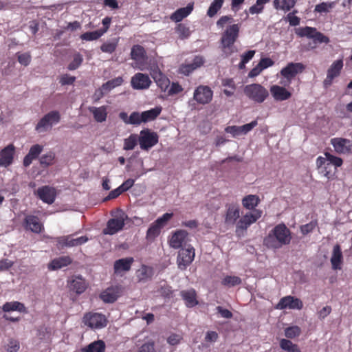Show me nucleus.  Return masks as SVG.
<instances>
[{
  "mask_svg": "<svg viewBox=\"0 0 352 352\" xmlns=\"http://www.w3.org/2000/svg\"><path fill=\"white\" fill-rule=\"evenodd\" d=\"M23 226L25 230H30L36 234L41 233L44 230L43 225L39 218L31 214L25 216L23 222Z\"/></svg>",
  "mask_w": 352,
  "mask_h": 352,
  "instance_id": "a211bd4d",
  "label": "nucleus"
},
{
  "mask_svg": "<svg viewBox=\"0 0 352 352\" xmlns=\"http://www.w3.org/2000/svg\"><path fill=\"white\" fill-rule=\"evenodd\" d=\"M56 155L53 151H49L41 156L39 163L43 167H48L54 164Z\"/></svg>",
  "mask_w": 352,
  "mask_h": 352,
  "instance_id": "37998d69",
  "label": "nucleus"
},
{
  "mask_svg": "<svg viewBox=\"0 0 352 352\" xmlns=\"http://www.w3.org/2000/svg\"><path fill=\"white\" fill-rule=\"evenodd\" d=\"M343 65L342 59L336 60L327 69L326 78L323 81L324 88L330 87L333 80L340 75Z\"/></svg>",
  "mask_w": 352,
  "mask_h": 352,
  "instance_id": "f8f14e48",
  "label": "nucleus"
},
{
  "mask_svg": "<svg viewBox=\"0 0 352 352\" xmlns=\"http://www.w3.org/2000/svg\"><path fill=\"white\" fill-rule=\"evenodd\" d=\"M193 3H188L186 7L181 8L175 11L170 16V19L176 23L180 22L187 17L193 10Z\"/></svg>",
  "mask_w": 352,
  "mask_h": 352,
  "instance_id": "c756f323",
  "label": "nucleus"
},
{
  "mask_svg": "<svg viewBox=\"0 0 352 352\" xmlns=\"http://www.w3.org/2000/svg\"><path fill=\"white\" fill-rule=\"evenodd\" d=\"M270 0H256V4L249 8V12L251 14L261 13L264 9V5L270 2Z\"/></svg>",
  "mask_w": 352,
  "mask_h": 352,
  "instance_id": "3c124183",
  "label": "nucleus"
},
{
  "mask_svg": "<svg viewBox=\"0 0 352 352\" xmlns=\"http://www.w3.org/2000/svg\"><path fill=\"white\" fill-rule=\"evenodd\" d=\"M123 78L120 76L115 78L112 80H108L107 82L102 85V89L109 91L113 88L121 85L123 82Z\"/></svg>",
  "mask_w": 352,
  "mask_h": 352,
  "instance_id": "49530a36",
  "label": "nucleus"
},
{
  "mask_svg": "<svg viewBox=\"0 0 352 352\" xmlns=\"http://www.w3.org/2000/svg\"><path fill=\"white\" fill-rule=\"evenodd\" d=\"M258 122L256 120H255L248 124H245L243 126H239L241 135L247 134L248 132L252 131L255 126H256Z\"/></svg>",
  "mask_w": 352,
  "mask_h": 352,
  "instance_id": "e2e57ef3",
  "label": "nucleus"
},
{
  "mask_svg": "<svg viewBox=\"0 0 352 352\" xmlns=\"http://www.w3.org/2000/svg\"><path fill=\"white\" fill-rule=\"evenodd\" d=\"M270 92L276 101L286 100L292 96L291 92L287 91L285 87L276 85H272L270 87Z\"/></svg>",
  "mask_w": 352,
  "mask_h": 352,
  "instance_id": "7c9ffc66",
  "label": "nucleus"
},
{
  "mask_svg": "<svg viewBox=\"0 0 352 352\" xmlns=\"http://www.w3.org/2000/svg\"><path fill=\"white\" fill-rule=\"evenodd\" d=\"M17 59L19 63L28 66L31 61V56L29 53L19 54L17 55Z\"/></svg>",
  "mask_w": 352,
  "mask_h": 352,
  "instance_id": "69168bd1",
  "label": "nucleus"
},
{
  "mask_svg": "<svg viewBox=\"0 0 352 352\" xmlns=\"http://www.w3.org/2000/svg\"><path fill=\"white\" fill-rule=\"evenodd\" d=\"M151 76L162 90L165 91L170 85L169 79L158 68L152 71Z\"/></svg>",
  "mask_w": 352,
  "mask_h": 352,
  "instance_id": "473e14b6",
  "label": "nucleus"
},
{
  "mask_svg": "<svg viewBox=\"0 0 352 352\" xmlns=\"http://www.w3.org/2000/svg\"><path fill=\"white\" fill-rule=\"evenodd\" d=\"M142 113H140L138 111H134L131 113L129 118V124L139 125L142 122Z\"/></svg>",
  "mask_w": 352,
  "mask_h": 352,
  "instance_id": "052dcab7",
  "label": "nucleus"
},
{
  "mask_svg": "<svg viewBox=\"0 0 352 352\" xmlns=\"http://www.w3.org/2000/svg\"><path fill=\"white\" fill-rule=\"evenodd\" d=\"M117 46H118L117 42L104 43L100 46V50L102 52L112 54L116 50Z\"/></svg>",
  "mask_w": 352,
  "mask_h": 352,
  "instance_id": "bf43d9fd",
  "label": "nucleus"
},
{
  "mask_svg": "<svg viewBox=\"0 0 352 352\" xmlns=\"http://www.w3.org/2000/svg\"><path fill=\"white\" fill-rule=\"evenodd\" d=\"M279 345L280 349L286 352H301L298 346L288 339H281Z\"/></svg>",
  "mask_w": 352,
  "mask_h": 352,
  "instance_id": "79ce46f5",
  "label": "nucleus"
},
{
  "mask_svg": "<svg viewBox=\"0 0 352 352\" xmlns=\"http://www.w3.org/2000/svg\"><path fill=\"white\" fill-rule=\"evenodd\" d=\"M225 0H213L207 10V15L212 18L222 8Z\"/></svg>",
  "mask_w": 352,
  "mask_h": 352,
  "instance_id": "c03bdc74",
  "label": "nucleus"
},
{
  "mask_svg": "<svg viewBox=\"0 0 352 352\" xmlns=\"http://www.w3.org/2000/svg\"><path fill=\"white\" fill-rule=\"evenodd\" d=\"M343 263V255L341 247L339 244L333 246L331 257V263L332 269L334 270H341Z\"/></svg>",
  "mask_w": 352,
  "mask_h": 352,
  "instance_id": "bb28decb",
  "label": "nucleus"
},
{
  "mask_svg": "<svg viewBox=\"0 0 352 352\" xmlns=\"http://www.w3.org/2000/svg\"><path fill=\"white\" fill-rule=\"evenodd\" d=\"M15 147L12 144L6 146L0 151V166L8 167L12 164Z\"/></svg>",
  "mask_w": 352,
  "mask_h": 352,
  "instance_id": "5701e85b",
  "label": "nucleus"
},
{
  "mask_svg": "<svg viewBox=\"0 0 352 352\" xmlns=\"http://www.w3.org/2000/svg\"><path fill=\"white\" fill-rule=\"evenodd\" d=\"M188 232L184 230H178L173 233L168 243L171 248L174 249H179L182 248V244L184 243Z\"/></svg>",
  "mask_w": 352,
  "mask_h": 352,
  "instance_id": "a878e982",
  "label": "nucleus"
},
{
  "mask_svg": "<svg viewBox=\"0 0 352 352\" xmlns=\"http://www.w3.org/2000/svg\"><path fill=\"white\" fill-rule=\"evenodd\" d=\"M88 286V283L81 275L73 276L67 281L69 290L77 295H80L84 293Z\"/></svg>",
  "mask_w": 352,
  "mask_h": 352,
  "instance_id": "4468645a",
  "label": "nucleus"
},
{
  "mask_svg": "<svg viewBox=\"0 0 352 352\" xmlns=\"http://www.w3.org/2000/svg\"><path fill=\"white\" fill-rule=\"evenodd\" d=\"M72 263V258L69 256H62L52 260L48 264V269L50 270H57L69 265Z\"/></svg>",
  "mask_w": 352,
  "mask_h": 352,
  "instance_id": "2f4dec72",
  "label": "nucleus"
},
{
  "mask_svg": "<svg viewBox=\"0 0 352 352\" xmlns=\"http://www.w3.org/2000/svg\"><path fill=\"white\" fill-rule=\"evenodd\" d=\"M151 82L148 75L143 73H136L131 80V87L135 90L147 89L150 87Z\"/></svg>",
  "mask_w": 352,
  "mask_h": 352,
  "instance_id": "f3484780",
  "label": "nucleus"
},
{
  "mask_svg": "<svg viewBox=\"0 0 352 352\" xmlns=\"http://www.w3.org/2000/svg\"><path fill=\"white\" fill-rule=\"evenodd\" d=\"M262 211L254 210L252 212H247L238 221H236L235 234L238 237L243 236L247 229L261 217Z\"/></svg>",
  "mask_w": 352,
  "mask_h": 352,
  "instance_id": "7ed1b4c3",
  "label": "nucleus"
},
{
  "mask_svg": "<svg viewBox=\"0 0 352 352\" xmlns=\"http://www.w3.org/2000/svg\"><path fill=\"white\" fill-rule=\"evenodd\" d=\"M318 226V221L317 220H314L310 221L309 223L302 225L300 227V230L301 233L303 235H307L309 233L313 232V230Z\"/></svg>",
  "mask_w": 352,
  "mask_h": 352,
  "instance_id": "13d9d810",
  "label": "nucleus"
},
{
  "mask_svg": "<svg viewBox=\"0 0 352 352\" xmlns=\"http://www.w3.org/2000/svg\"><path fill=\"white\" fill-rule=\"evenodd\" d=\"M36 194L41 200L48 204H53L56 197V189L49 186L38 188Z\"/></svg>",
  "mask_w": 352,
  "mask_h": 352,
  "instance_id": "aec40b11",
  "label": "nucleus"
},
{
  "mask_svg": "<svg viewBox=\"0 0 352 352\" xmlns=\"http://www.w3.org/2000/svg\"><path fill=\"white\" fill-rule=\"evenodd\" d=\"M305 69V66L301 63H290L285 67L283 68L280 74L287 79L292 78L297 74L301 73Z\"/></svg>",
  "mask_w": 352,
  "mask_h": 352,
  "instance_id": "b1692460",
  "label": "nucleus"
},
{
  "mask_svg": "<svg viewBox=\"0 0 352 352\" xmlns=\"http://www.w3.org/2000/svg\"><path fill=\"white\" fill-rule=\"evenodd\" d=\"M20 348L19 342L15 339H10L8 343L7 351L9 352H17Z\"/></svg>",
  "mask_w": 352,
  "mask_h": 352,
  "instance_id": "338daca9",
  "label": "nucleus"
},
{
  "mask_svg": "<svg viewBox=\"0 0 352 352\" xmlns=\"http://www.w3.org/2000/svg\"><path fill=\"white\" fill-rule=\"evenodd\" d=\"M76 233L58 237L56 239L57 243L62 248H73L82 245L89 241L87 236H81L75 237Z\"/></svg>",
  "mask_w": 352,
  "mask_h": 352,
  "instance_id": "9b49d317",
  "label": "nucleus"
},
{
  "mask_svg": "<svg viewBox=\"0 0 352 352\" xmlns=\"http://www.w3.org/2000/svg\"><path fill=\"white\" fill-rule=\"evenodd\" d=\"M104 342L102 340H98L90 344L85 349V352H104Z\"/></svg>",
  "mask_w": 352,
  "mask_h": 352,
  "instance_id": "09e8293b",
  "label": "nucleus"
},
{
  "mask_svg": "<svg viewBox=\"0 0 352 352\" xmlns=\"http://www.w3.org/2000/svg\"><path fill=\"white\" fill-rule=\"evenodd\" d=\"M130 56L135 61L136 67L142 70L148 58L144 47L138 44L134 45L131 47Z\"/></svg>",
  "mask_w": 352,
  "mask_h": 352,
  "instance_id": "2eb2a0df",
  "label": "nucleus"
},
{
  "mask_svg": "<svg viewBox=\"0 0 352 352\" xmlns=\"http://www.w3.org/2000/svg\"><path fill=\"white\" fill-rule=\"evenodd\" d=\"M133 261L134 259L133 257H127L116 260L113 265L115 273L129 271Z\"/></svg>",
  "mask_w": 352,
  "mask_h": 352,
  "instance_id": "72a5a7b5",
  "label": "nucleus"
},
{
  "mask_svg": "<svg viewBox=\"0 0 352 352\" xmlns=\"http://www.w3.org/2000/svg\"><path fill=\"white\" fill-rule=\"evenodd\" d=\"M175 32L178 34L180 39L188 38L190 35V30L188 26L184 23H179L175 27Z\"/></svg>",
  "mask_w": 352,
  "mask_h": 352,
  "instance_id": "de8ad7c7",
  "label": "nucleus"
},
{
  "mask_svg": "<svg viewBox=\"0 0 352 352\" xmlns=\"http://www.w3.org/2000/svg\"><path fill=\"white\" fill-rule=\"evenodd\" d=\"M180 296L187 307L192 308L199 304L197 292L194 289L182 290L180 292Z\"/></svg>",
  "mask_w": 352,
  "mask_h": 352,
  "instance_id": "cd10ccee",
  "label": "nucleus"
},
{
  "mask_svg": "<svg viewBox=\"0 0 352 352\" xmlns=\"http://www.w3.org/2000/svg\"><path fill=\"white\" fill-rule=\"evenodd\" d=\"M320 173L322 174L327 179H331L334 175V173L331 170V165L328 162L320 170Z\"/></svg>",
  "mask_w": 352,
  "mask_h": 352,
  "instance_id": "0e129e2a",
  "label": "nucleus"
},
{
  "mask_svg": "<svg viewBox=\"0 0 352 352\" xmlns=\"http://www.w3.org/2000/svg\"><path fill=\"white\" fill-rule=\"evenodd\" d=\"M124 225L125 223L123 218L110 219L107 223L106 228L103 229L102 233L109 235L115 234L122 230Z\"/></svg>",
  "mask_w": 352,
  "mask_h": 352,
  "instance_id": "4be33fe9",
  "label": "nucleus"
},
{
  "mask_svg": "<svg viewBox=\"0 0 352 352\" xmlns=\"http://www.w3.org/2000/svg\"><path fill=\"white\" fill-rule=\"evenodd\" d=\"M240 29L239 23L230 25L221 34L219 43L223 58H228L237 51L234 43L239 36Z\"/></svg>",
  "mask_w": 352,
  "mask_h": 352,
  "instance_id": "f03ea898",
  "label": "nucleus"
},
{
  "mask_svg": "<svg viewBox=\"0 0 352 352\" xmlns=\"http://www.w3.org/2000/svg\"><path fill=\"white\" fill-rule=\"evenodd\" d=\"M60 113L58 111H51L45 114L36 124V131L44 132L51 129L54 124H56L60 120Z\"/></svg>",
  "mask_w": 352,
  "mask_h": 352,
  "instance_id": "0eeeda50",
  "label": "nucleus"
},
{
  "mask_svg": "<svg viewBox=\"0 0 352 352\" xmlns=\"http://www.w3.org/2000/svg\"><path fill=\"white\" fill-rule=\"evenodd\" d=\"M302 307L303 304L299 298L292 296H287L280 298L276 306V309L280 310L285 309H301Z\"/></svg>",
  "mask_w": 352,
  "mask_h": 352,
  "instance_id": "dca6fc26",
  "label": "nucleus"
},
{
  "mask_svg": "<svg viewBox=\"0 0 352 352\" xmlns=\"http://www.w3.org/2000/svg\"><path fill=\"white\" fill-rule=\"evenodd\" d=\"M260 201L258 195H249L243 198L242 205L245 209L254 210V208L259 204Z\"/></svg>",
  "mask_w": 352,
  "mask_h": 352,
  "instance_id": "58836bf2",
  "label": "nucleus"
},
{
  "mask_svg": "<svg viewBox=\"0 0 352 352\" xmlns=\"http://www.w3.org/2000/svg\"><path fill=\"white\" fill-rule=\"evenodd\" d=\"M213 97V91L207 85L198 86L193 94V99L199 104H206L211 102Z\"/></svg>",
  "mask_w": 352,
  "mask_h": 352,
  "instance_id": "ddd939ff",
  "label": "nucleus"
},
{
  "mask_svg": "<svg viewBox=\"0 0 352 352\" xmlns=\"http://www.w3.org/2000/svg\"><path fill=\"white\" fill-rule=\"evenodd\" d=\"M107 106H101L99 107H90L89 111L92 113L94 120L98 122H103L107 118Z\"/></svg>",
  "mask_w": 352,
  "mask_h": 352,
  "instance_id": "c9c22d12",
  "label": "nucleus"
},
{
  "mask_svg": "<svg viewBox=\"0 0 352 352\" xmlns=\"http://www.w3.org/2000/svg\"><path fill=\"white\" fill-rule=\"evenodd\" d=\"M331 144L338 154L349 153L351 151L352 142L349 139L334 138L331 140Z\"/></svg>",
  "mask_w": 352,
  "mask_h": 352,
  "instance_id": "6ab92c4d",
  "label": "nucleus"
},
{
  "mask_svg": "<svg viewBox=\"0 0 352 352\" xmlns=\"http://www.w3.org/2000/svg\"><path fill=\"white\" fill-rule=\"evenodd\" d=\"M301 333V329L298 326L294 325L285 328V336L289 339H294L299 336Z\"/></svg>",
  "mask_w": 352,
  "mask_h": 352,
  "instance_id": "603ef678",
  "label": "nucleus"
},
{
  "mask_svg": "<svg viewBox=\"0 0 352 352\" xmlns=\"http://www.w3.org/2000/svg\"><path fill=\"white\" fill-rule=\"evenodd\" d=\"M221 85L223 87H226V89H223V93L226 96L230 97L234 94L236 86L232 78H223Z\"/></svg>",
  "mask_w": 352,
  "mask_h": 352,
  "instance_id": "a19ab883",
  "label": "nucleus"
},
{
  "mask_svg": "<svg viewBox=\"0 0 352 352\" xmlns=\"http://www.w3.org/2000/svg\"><path fill=\"white\" fill-rule=\"evenodd\" d=\"M138 142V136L137 134H131L127 138L124 140V150H133L137 145Z\"/></svg>",
  "mask_w": 352,
  "mask_h": 352,
  "instance_id": "a18cd8bd",
  "label": "nucleus"
},
{
  "mask_svg": "<svg viewBox=\"0 0 352 352\" xmlns=\"http://www.w3.org/2000/svg\"><path fill=\"white\" fill-rule=\"evenodd\" d=\"M240 217V208L236 204L227 206L224 217V223L228 226H234Z\"/></svg>",
  "mask_w": 352,
  "mask_h": 352,
  "instance_id": "412c9836",
  "label": "nucleus"
},
{
  "mask_svg": "<svg viewBox=\"0 0 352 352\" xmlns=\"http://www.w3.org/2000/svg\"><path fill=\"white\" fill-rule=\"evenodd\" d=\"M296 33L300 37H307L312 38L315 43H328L329 38L318 32L316 28L306 26L304 28H300L296 30Z\"/></svg>",
  "mask_w": 352,
  "mask_h": 352,
  "instance_id": "6e6552de",
  "label": "nucleus"
},
{
  "mask_svg": "<svg viewBox=\"0 0 352 352\" xmlns=\"http://www.w3.org/2000/svg\"><path fill=\"white\" fill-rule=\"evenodd\" d=\"M292 240V232L283 223L276 225L264 239V244L270 248L278 249L289 245Z\"/></svg>",
  "mask_w": 352,
  "mask_h": 352,
  "instance_id": "f257e3e1",
  "label": "nucleus"
},
{
  "mask_svg": "<svg viewBox=\"0 0 352 352\" xmlns=\"http://www.w3.org/2000/svg\"><path fill=\"white\" fill-rule=\"evenodd\" d=\"M162 111L161 107H156L150 110L142 112V120L143 122H147L149 121L154 120Z\"/></svg>",
  "mask_w": 352,
  "mask_h": 352,
  "instance_id": "ea45409f",
  "label": "nucleus"
},
{
  "mask_svg": "<svg viewBox=\"0 0 352 352\" xmlns=\"http://www.w3.org/2000/svg\"><path fill=\"white\" fill-rule=\"evenodd\" d=\"M43 150V146L38 144H34L29 150L28 153L25 156L23 164L25 167L29 166L33 160L37 159Z\"/></svg>",
  "mask_w": 352,
  "mask_h": 352,
  "instance_id": "c85d7f7f",
  "label": "nucleus"
},
{
  "mask_svg": "<svg viewBox=\"0 0 352 352\" xmlns=\"http://www.w3.org/2000/svg\"><path fill=\"white\" fill-rule=\"evenodd\" d=\"M195 256L194 248L188 245L182 248L178 252L177 257V264L178 268L181 270H185L193 261Z\"/></svg>",
  "mask_w": 352,
  "mask_h": 352,
  "instance_id": "39448f33",
  "label": "nucleus"
},
{
  "mask_svg": "<svg viewBox=\"0 0 352 352\" xmlns=\"http://www.w3.org/2000/svg\"><path fill=\"white\" fill-rule=\"evenodd\" d=\"M102 36V32L99 30L93 32H87L80 35V38L83 41H91L98 39Z\"/></svg>",
  "mask_w": 352,
  "mask_h": 352,
  "instance_id": "864d4df0",
  "label": "nucleus"
},
{
  "mask_svg": "<svg viewBox=\"0 0 352 352\" xmlns=\"http://www.w3.org/2000/svg\"><path fill=\"white\" fill-rule=\"evenodd\" d=\"M335 6L333 2H322L316 6L314 12L318 13L329 12Z\"/></svg>",
  "mask_w": 352,
  "mask_h": 352,
  "instance_id": "6e6d98bb",
  "label": "nucleus"
},
{
  "mask_svg": "<svg viewBox=\"0 0 352 352\" xmlns=\"http://www.w3.org/2000/svg\"><path fill=\"white\" fill-rule=\"evenodd\" d=\"M173 213H165L151 223L146 232V239L153 240L157 237L161 230L166 226L167 222L173 217Z\"/></svg>",
  "mask_w": 352,
  "mask_h": 352,
  "instance_id": "423d86ee",
  "label": "nucleus"
},
{
  "mask_svg": "<svg viewBox=\"0 0 352 352\" xmlns=\"http://www.w3.org/2000/svg\"><path fill=\"white\" fill-rule=\"evenodd\" d=\"M324 155L327 157V162L330 163L331 165H333L335 166V169L341 166L343 164L342 159L339 157L333 155L328 152H325Z\"/></svg>",
  "mask_w": 352,
  "mask_h": 352,
  "instance_id": "4d7b16f0",
  "label": "nucleus"
},
{
  "mask_svg": "<svg viewBox=\"0 0 352 352\" xmlns=\"http://www.w3.org/2000/svg\"><path fill=\"white\" fill-rule=\"evenodd\" d=\"M221 283L225 286L234 287L240 285L241 279L236 276H226L223 278Z\"/></svg>",
  "mask_w": 352,
  "mask_h": 352,
  "instance_id": "8fccbe9b",
  "label": "nucleus"
},
{
  "mask_svg": "<svg viewBox=\"0 0 352 352\" xmlns=\"http://www.w3.org/2000/svg\"><path fill=\"white\" fill-rule=\"evenodd\" d=\"M159 136L157 133L151 131L148 129L140 131L138 137V142L141 149L148 151L157 144Z\"/></svg>",
  "mask_w": 352,
  "mask_h": 352,
  "instance_id": "9d476101",
  "label": "nucleus"
},
{
  "mask_svg": "<svg viewBox=\"0 0 352 352\" xmlns=\"http://www.w3.org/2000/svg\"><path fill=\"white\" fill-rule=\"evenodd\" d=\"M83 61L82 56L77 52L74 54L72 61L68 65L67 69L70 71L78 69Z\"/></svg>",
  "mask_w": 352,
  "mask_h": 352,
  "instance_id": "5fc2aeb1",
  "label": "nucleus"
},
{
  "mask_svg": "<svg viewBox=\"0 0 352 352\" xmlns=\"http://www.w3.org/2000/svg\"><path fill=\"white\" fill-rule=\"evenodd\" d=\"M120 295V288L118 286H111L101 292L100 298L106 303L114 302Z\"/></svg>",
  "mask_w": 352,
  "mask_h": 352,
  "instance_id": "393cba45",
  "label": "nucleus"
},
{
  "mask_svg": "<svg viewBox=\"0 0 352 352\" xmlns=\"http://www.w3.org/2000/svg\"><path fill=\"white\" fill-rule=\"evenodd\" d=\"M243 91L250 100L259 104L263 102L269 96L267 89L258 83L245 86Z\"/></svg>",
  "mask_w": 352,
  "mask_h": 352,
  "instance_id": "20e7f679",
  "label": "nucleus"
},
{
  "mask_svg": "<svg viewBox=\"0 0 352 352\" xmlns=\"http://www.w3.org/2000/svg\"><path fill=\"white\" fill-rule=\"evenodd\" d=\"M138 352H156L153 342L144 343L140 348Z\"/></svg>",
  "mask_w": 352,
  "mask_h": 352,
  "instance_id": "774afa93",
  "label": "nucleus"
},
{
  "mask_svg": "<svg viewBox=\"0 0 352 352\" xmlns=\"http://www.w3.org/2000/svg\"><path fill=\"white\" fill-rule=\"evenodd\" d=\"M204 63V60L201 56H195L191 63L182 65L180 67L181 73L184 75H189L194 70L201 67Z\"/></svg>",
  "mask_w": 352,
  "mask_h": 352,
  "instance_id": "f704fd0d",
  "label": "nucleus"
},
{
  "mask_svg": "<svg viewBox=\"0 0 352 352\" xmlns=\"http://www.w3.org/2000/svg\"><path fill=\"white\" fill-rule=\"evenodd\" d=\"M4 312L17 311L21 313H26L27 309L24 304L18 301L7 302L2 306Z\"/></svg>",
  "mask_w": 352,
  "mask_h": 352,
  "instance_id": "4c0bfd02",
  "label": "nucleus"
},
{
  "mask_svg": "<svg viewBox=\"0 0 352 352\" xmlns=\"http://www.w3.org/2000/svg\"><path fill=\"white\" fill-rule=\"evenodd\" d=\"M85 325L91 329H102L107 326V319L104 314L89 312L85 314L82 318Z\"/></svg>",
  "mask_w": 352,
  "mask_h": 352,
  "instance_id": "1a4fd4ad",
  "label": "nucleus"
},
{
  "mask_svg": "<svg viewBox=\"0 0 352 352\" xmlns=\"http://www.w3.org/2000/svg\"><path fill=\"white\" fill-rule=\"evenodd\" d=\"M297 10H294L292 12L287 14L285 19L289 23L291 26H296L300 24V19L296 16V13H297Z\"/></svg>",
  "mask_w": 352,
  "mask_h": 352,
  "instance_id": "680f3d73",
  "label": "nucleus"
},
{
  "mask_svg": "<svg viewBox=\"0 0 352 352\" xmlns=\"http://www.w3.org/2000/svg\"><path fill=\"white\" fill-rule=\"evenodd\" d=\"M297 0H274V8L277 10L290 11L296 5Z\"/></svg>",
  "mask_w": 352,
  "mask_h": 352,
  "instance_id": "e433bc0d",
  "label": "nucleus"
}]
</instances>
